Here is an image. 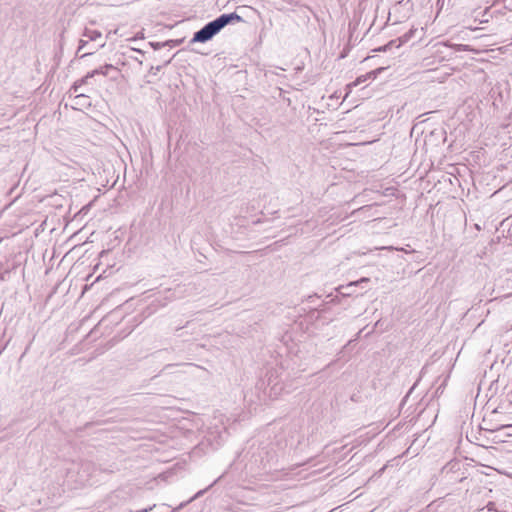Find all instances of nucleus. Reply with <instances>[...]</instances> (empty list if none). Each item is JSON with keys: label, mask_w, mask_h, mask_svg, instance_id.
Returning <instances> with one entry per match:
<instances>
[{"label": "nucleus", "mask_w": 512, "mask_h": 512, "mask_svg": "<svg viewBox=\"0 0 512 512\" xmlns=\"http://www.w3.org/2000/svg\"><path fill=\"white\" fill-rule=\"evenodd\" d=\"M233 21L241 22L243 18L238 15L236 12H232L229 14H222L213 21L205 24L200 30L196 31L190 40V43H205L211 40L215 35H217L226 25L232 23Z\"/></svg>", "instance_id": "1"}, {"label": "nucleus", "mask_w": 512, "mask_h": 512, "mask_svg": "<svg viewBox=\"0 0 512 512\" xmlns=\"http://www.w3.org/2000/svg\"><path fill=\"white\" fill-rule=\"evenodd\" d=\"M364 282H369V278H366V277H363L361 278L360 280L358 281H354V282H350L348 285L346 286H340L337 288V291L342 295V296H351L353 294V291L352 289L354 287H356L358 284L360 283H364Z\"/></svg>", "instance_id": "2"}, {"label": "nucleus", "mask_w": 512, "mask_h": 512, "mask_svg": "<svg viewBox=\"0 0 512 512\" xmlns=\"http://www.w3.org/2000/svg\"><path fill=\"white\" fill-rule=\"evenodd\" d=\"M384 68H378L376 70H373L366 75L359 76L351 85L352 86H358L359 84L365 82L368 78L375 79L377 75L383 70Z\"/></svg>", "instance_id": "3"}, {"label": "nucleus", "mask_w": 512, "mask_h": 512, "mask_svg": "<svg viewBox=\"0 0 512 512\" xmlns=\"http://www.w3.org/2000/svg\"><path fill=\"white\" fill-rule=\"evenodd\" d=\"M96 75H101V69L100 68L94 69L91 72H88L86 74V76H84L79 82H76L75 85L73 86V89L75 90V92L77 91L79 85L87 83L88 79H90V78H92V77H94Z\"/></svg>", "instance_id": "4"}, {"label": "nucleus", "mask_w": 512, "mask_h": 512, "mask_svg": "<svg viewBox=\"0 0 512 512\" xmlns=\"http://www.w3.org/2000/svg\"><path fill=\"white\" fill-rule=\"evenodd\" d=\"M180 43L178 40H168L165 42H149V45L154 49L158 50L165 46H176Z\"/></svg>", "instance_id": "5"}, {"label": "nucleus", "mask_w": 512, "mask_h": 512, "mask_svg": "<svg viewBox=\"0 0 512 512\" xmlns=\"http://www.w3.org/2000/svg\"><path fill=\"white\" fill-rule=\"evenodd\" d=\"M416 32V29L414 28H411L408 32H406L404 35H402L401 37H399L397 40V43H396V48H399L400 46H402L404 43L408 42L414 35V33Z\"/></svg>", "instance_id": "6"}, {"label": "nucleus", "mask_w": 512, "mask_h": 512, "mask_svg": "<svg viewBox=\"0 0 512 512\" xmlns=\"http://www.w3.org/2000/svg\"><path fill=\"white\" fill-rule=\"evenodd\" d=\"M83 36L87 37L90 41H95L101 37V32L98 30H90L86 28L83 33Z\"/></svg>", "instance_id": "7"}, {"label": "nucleus", "mask_w": 512, "mask_h": 512, "mask_svg": "<svg viewBox=\"0 0 512 512\" xmlns=\"http://www.w3.org/2000/svg\"><path fill=\"white\" fill-rule=\"evenodd\" d=\"M398 40H391L386 45L380 46L376 48L374 51L376 52H386L388 50H391L393 47H396V43Z\"/></svg>", "instance_id": "8"}, {"label": "nucleus", "mask_w": 512, "mask_h": 512, "mask_svg": "<svg viewBox=\"0 0 512 512\" xmlns=\"http://www.w3.org/2000/svg\"><path fill=\"white\" fill-rule=\"evenodd\" d=\"M101 69V75L106 76L108 75L110 70H114L117 72V68L113 66L112 64H105L104 66L100 67Z\"/></svg>", "instance_id": "9"}, {"label": "nucleus", "mask_w": 512, "mask_h": 512, "mask_svg": "<svg viewBox=\"0 0 512 512\" xmlns=\"http://www.w3.org/2000/svg\"><path fill=\"white\" fill-rule=\"evenodd\" d=\"M450 47H452L455 51H470L469 45L465 44H451Z\"/></svg>", "instance_id": "10"}, {"label": "nucleus", "mask_w": 512, "mask_h": 512, "mask_svg": "<svg viewBox=\"0 0 512 512\" xmlns=\"http://www.w3.org/2000/svg\"><path fill=\"white\" fill-rule=\"evenodd\" d=\"M191 502V500H187L185 502H182L179 504V506H177L176 508H174L171 512H177L179 510H181L182 508H184L187 504H189Z\"/></svg>", "instance_id": "11"}, {"label": "nucleus", "mask_w": 512, "mask_h": 512, "mask_svg": "<svg viewBox=\"0 0 512 512\" xmlns=\"http://www.w3.org/2000/svg\"><path fill=\"white\" fill-rule=\"evenodd\" d=\"M88 44V40H84V39H81L79 41V47H78V50H77V53H79L82 49H84V47Z\"/></svg>", "instance_id": "12"}, {"label": "nucleus", "mask_w": 512, "mask_h": 512, "mask_svg": "<svg viewBox=\"0 0 512 512\" xmlns=\"http://www.w3.org/2000/svg\"><path fill=\"white\" fill-rule=\"evenodd\" d=\"M207 489H208V488L198 491V492H197L193 497H191L189 500H191V502H192V501H193V500H195L196 498H198V497L202 496V495L207 491Z\"/></svg>", "instance_id": "13"}, {"label": "nucleus", "mask_w": 512, "mask_h": 512, "mask_svg": "<svg viewBox=\"0 0 512 512\" xmlns=\"http://www.w3.org/2000/svg\"><path fill=\"white\" fill-rule=\"evenodd\" d=\"M161 68H162L161 65H158V66H155V67L152 66L150 68V73L153 74V75H156L160 71Z\"/></svg>", "instance_id": "14"}, {"label": "nucleus", "mask_w": 512, "mask_h": 512, "mask_svg": "<svg viewBox=\"0 0 512 512\" xmlns=\"http://www.w3.org/2000/svg\"><path fill=\"white\" fill-rule=\"evenodd\" d=\"M91 54H92V52L84 53V54H82V55L80 56V58H84V57L89 56V55H91Z\"/></svg>", "instance_id": "15"}, {"label": "nucleus", "mask_w": 512, "mask_h": 512, "mask_svg": "<svg viewBox=\"0 0 512 512\" xmlns=\"http://www.w3.org/2000/svg\"><path fill=\"white\" fill-rule=\"evenodd\" d=\"M152 509H153V507H149V508H145V509L141 510L140 512H148V511H150Z\"/></svg>", "instance_id": "16"}, {"label": "nucleus", "mask_w": 512, "mask_h": 512, "mask_svg": "<svg viewBox=\"0 0 512 512\" xmlns=\"http://www.w3.org/2000/svg\"><path fill=\"white\" fill-rule=\"evenodd\" d=\"M170 61H171V57H170L169 59H167V60H165V61H164V65L169 64V63H170Z\"/></svg>", "instance_id": "17"}, {"label": "nucleus", "mask_w": 512, "mask_h": 512, "mask_svg": "<svg viewBox=\"0 0 512 512\" xmlns=\"http://www.w3.org/2000/svg\"><path fill=\"white\" fill-rule=\"evenodd\" d=\"M134 51H136V52H138V53H140L142 55L144 54V52L142 50H140V49H134Z\"/></svg>", "instance_id": "18"}, {"label": "nucleus", "mask_w": 512, "mask_h": 512, "mask_svg": "<svg viewBox=\"0 0 512 512\" xmlns=\"http://www.w3.org/2000/svg\"><path fill=\"white\" fill-rule=\"evenodd\" d=\"M475 229L478 230V231L481 230L480 225L479 224H475Z\"/></svg>", "instance_id": "19"}, {"label": "nucleus", "mask_w": 512, "mask_h": 512, "mask_svg": "<svg viewBox=\"0 0 512 512\" xmlns=\"http://www.w3.org/2000/svg\"><path fill=\"white\" fill-rule=\"evenodd\" d=\"M4 279H5V273L0 274V280H4Z\"/></svg>", "instance_id": "20"}, {"label": "nucleus", "mask_w": 512, "mask_h": 512, "mask_svg": "<svg viewBox=\"0 0 512 512\" xmlns=\"http://www.w3.org/2000/svg\"><path fill=\"white\" fill-rule=\"evenodd\" d=\"M136 38H143V33L137 34Z\"/></svg>", "instance_id": "21"}, {"label": "nucleus", "mask_w": 512, "mask_h": 512, "mask_svg": "<svg viewBox=\"0 0 512 512\" xmlns=\"http://www.w3.org/2000/svg\"><path fill=\"white\" fill-rule=\"evenodd\" d=\"M492 505H493V503H489V504H488V508H489L490 510L492 509Z\"/></svg>", "instance_id": "22"}, {"label": "nucleus", "mask_w": 512, "mask_h": 512, "mask_svg": "<svg viewBox=\"0 0 512 512\" xmlns=\"http://www.w3.org/2000/svg\"><path fill=\"white\" fill-rule=\"evenodd\" d=\"M2 353V349H0V354Z\"/></svg>", "instance_id": "23"}]
</instances>
